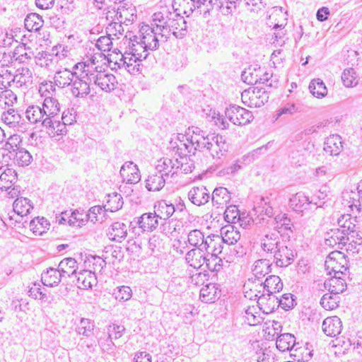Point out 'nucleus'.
Returning <instances> with one entry per match:
<instances>
[{"instance_id":"47","label":"nucleus","mask_w":362,"mask_h":362,"mask_svg":"<svg viewBox=\"0 0 362 362\" xmlns=\"http://www.w3.org/2000/svg\"><path fill=\"white\" fill-rule=\"evenodd\" d=\"M309 90L311 94L317 98H322L327 94V88L320 78L313 79L309 84Z\"/></svg>"},{"instance_id":"21","label":"nucleus","mask_w":362,"mask_h":362,"mask_svg":"<svg viewBox=\"0 0 362 362\" xmlns=\"http://www.w3.org/2000/svg\"><path fill=\"white\" fill-rule=\"evenodd\" d=\"M322 327L327 336L334 337L341 333L342 323L337 316L329 317L323 321Z\"/></svg>"},{"instance_id":"41","label":"nucleus","mask_w":362,"mask_h":362,"mask_svg":"<svg viewBox=\"0 0 362 362\" xmlns=\"http://www.w3.org/2000/svg\"><path fill=\"white\" fill-rule=\"evenodd\" d=\"M168 179L160 173L156 172L148 176L146 180V187L148 191L156 192L160 190L165 185Z\"/></svg>"},{"instance_id":"53","label":"nucleus","mask_w":362,"mask_h":362,"mask_svg":"<svg viewBox=\"0 0 362 362\" xmlns=\"http://www.w3.org/2000/svg\"><path fill=\"white\" fill-rule=\"evenodd\" d=\"M171 30V35L175 36L176 38L182 39L187 35V22L180 13L178 14V18H176V21L173 24V28Z\"/></svg>"},{"instance_id":"58","label":"nucleus","mask_w":362,"mask_h":362,"mask_svg":"<svg viewBox=\"0 0 362 362\" xmlns=\"http://www.w3.org/2000/svg\"><path fill=\"white\" fill-rule=\"evenodd\" d=\"M182 222L172 219L162 225V232L168 236H175V233H180L182 229Z\"/></svg>"},{"instance_id":"25","label":"nucleus","mask_w":362,"mask_h":362,"mask_svg":"<svg viewBox=\"0 0 362 362\" xmlns=\"http://www.w3.org/2000/svg\"><path fill=\"white\" fill-rule=\"evenodd\" d=\"M32 78L31 71L27 67H22L16 70V74L13 76L12 82L18 88H27L32 83Z\"/></svg>"},{"instance_id":"31","label":"nucleus","mask_w":362,"mask_h":362,"mask_svg":"<svg viewBox=\"0 0 362 362\" xmlns=\"http://www.w3.org/2000/svg\"><path fill=\"white\" fill-rule=\"evenodd\" d=\"M175 211V206L165 200L158 202L154 206L155 214L160 219H168Z\"/></svg>"},{"instance_id":"45","label":"nucleus","mask_w":362,"mask_h":362,"mask_svg":"<svg viewBox=\"0 0 362 362\" xmlns=\"http://www.w3.org/2000/svg\"><path fill=\"white\" fill-rule=\"evenodd\" d=\"M218 288L215 284H209L202 288L200 290V300L206 303H211L218 298Z\"/></svg>"},{"instance_id":"23","label":"nucleus","mask_w":362,"mask_h":362,"mask_svg":"<svg viewBox=\"0 0 362 362\" xmlns=\"http://www.w3.org/2000/svg\"><path fill=\"white\" fill-rule=\"evenodd\" d=\"M223 243L222 238L219 235H208L206 236V243L203 245L205 252L211 254V257L218 256L223 249Z\"/></svg>"},{"instance_id":"8","label":"nucleus","mask_w":362,"mask_h":362,"mask_svg":"<svg viewBox=\"0 0 362 362\" xmlns=\"http://www.w3.org/2000/svg\"><path fill=\"white\" fill-rule=\"evenodd\" d=\"M226 117L235 125H246L252 121V113L238 105H230L225 111Z\"/></svg>"},{"instance_id":"6","label":"nucleus","mask_w":362,"mask_h":362,"mask_svg":"<svg viewBox=\"0 0 362 362\" xmlns=\"http://www.w3.org/2000/svg\"><path fill=\"white\" fill-rule=\"evenodd\" d=\"M325 268L327 275L342 276L348 269L344 254L337 250L330 252L326 258Z\"/></svg>"},{"instance_id":"2","label":"nucleus","mask_w":362,"mask_h":362,"mask_svg":"<svg viewBox=\"0 0 362 362\" xmlns=\"http://www.w3.org/2000/svg\"><path fill=\"white\" fill-rule=\"evenodd\" d=\"M195 144V150L208 151L213 159H221L228 151L226 139L219 134H207L206 136H195L191 140Z\"/></svg>"},{"instance_id":"52","label":"nucleus","mask_w":362,"mask_h":362,"mask_svg":"<svg viewBox=\"0 0 362 362\" xmlns=\"http://www.w3.org/2000/svg\"><path fill=\"white\" fill-rule=\"evenodd\" d=\"M259 287L258 281L254 282L253 278H250L248 281L244 285V293L245 298L250 300H258L262 291L258 290L257 287Z\"/></svg>"},{"instance_id":"48","label":"nucleus","mask_w":362,"mask_h":362,"mask_svg":"<svg viewBox=\"0 0 362 362\" xmlns=\"http://www.w3.org/2000/svg\"><path fill=\"white\" fill-rule=\"evenodd\" d=\"M187 242L191 246L194 247V248L200 247L201 249H204V247H202V245H205V243H206V237L204 236V233L200 230H192L188 233Z\"/></svg>"},{"instance_id":"28","label":"nucleus","mask_w":362,"mask_h":362,"mask_svg":"<svg viewBox=\"0 0 362 362\" xmlns=\"http://www.w3.org/2000/svg\"><path fill=\"white\" fill-rule=\"evenodd\" d=\"M261 150L262 148H257L255 150L251 155L245 156L242 158V160H237L234 163H231L230 165L222 168L221 170L218 171V175L223 177L234 175L240 169H242L243 164H244V161H245L247 159L250 160V157H254L255 154Z\"/></svg>"},{"instance_id":"1","label":"nucleus","mask_w":362,"mask_h":362,"mask_svg":"<svg viewBox=\"0 0 362 362\" xmlns=\"http://www.w3.org/2000/svg\"><path fill=\"white\" fill-rule=\"evenodd\" d=\"M261 248L267 257L273 259L277 267H287L293 261L294 252L281 241L279 230L264 235L261 239Z\"/></svg>"},{"instance_id":"36","label":"nucleus","mask_w":362,"mask_h":362,"mask_svg":"<svg viewBox=\"0 0 362 362\" xmlns=\"http://www.w3.org/2000/svg\"><path fill=\"white\" fill-rule=\"evenodd\" d=\"M78 264L75 259L69 257L62 259L59 265L58 269L63 277H70L72 275H76Z\"/></svg>"},{"instance_id":"61","label":"nucleus","mask_w":362,"mask_h":362,"mask_svg":"<svg viewBox=\"0 0 362 362\" xmlns=\"http://www.w3.org/2000/svg\"><path fill=\"white\" fill-rule=\"evenodd\" d=\"M21 142V139L18 134L11 135L8 139V141L4 144V149L8 152L10 158L20 148L18 145Z\"/></svg>"},{"instance_id":"7","label":"nucleus","mask_w":362,"mask_h":362,"mask_svg":"<svg viewBox=\"0 0 362 362\" xmlns=\"http://www.w3.org/2000/svg\"><path fill=\"white\" fill-rule=\"evenodd\" d=\"M90 75L91 76L88 78L92 82V86L95 85L103 91L109 93L115 90L117 87V81L116 77L112 74L100 69L97 73Z\"/></svg>"},{"instance_id":"37","label":"nucleus","mask_w":362,"mask_h":362,"mask_svg":"<svg viewBox=\"0 0 362 362\" xmlns=\"http://www.w3.org/2000/svg\"><path fill=\"white\" fill-rule=\"evenodd\" d=\"M173 15V10L169 8H162L160 11L156 12L152 16L153 25L161 30L168 24V22Z\"/></svg>"},{"instance_id":"59","label":"nucleus","mask_w":362,"mask_h":362,"mask_svg":"<svg viewBox=\"0 0 362 362\" xmlns=\"http://www.w3.org/2000/svg\"><path fill=\"white\" fill-rule=\"evenodd\" d=\"M1 119L8 126L16 127L21 121V115L14 109H8L7 112H4Z\"/></svg>"},{"instance_id":"15","label":"nucleus","mask_w":362,"mask_h":362,"mask_svg":"<svg viewBox=\"0 0 362 362\" xmlns=\"http://www.w3.org/2000/svg\"><path fill=\"white\" fill-rule=\"evenodd\" d=\"M119 173L123 180L129 184H136L141 180L139 168L132 161L124 163L121 167Z\"/></svg>"},{"instance_id":"14","label":"nucleus","mask_w":362,"mask_h":362,"mask_svg":"<svg viewBox=\"0 0 362 362\" xmlns=\"http://www.w3.org/2000/svg\"><path fill=\"white\" fill-rule=\"evenodd\" d=\"M156 170L168 180L177 174L179 170V159L163 158L158 161Z\"/></svg>"},{"instance_id":"17","label":"nucleus","mask_w":362,"mask_h":362,"mask_svg":"<svg viewBox=\"0 0 362 362\" xmlns=\"http://www.w3.org/2000/svg\"><path fill=\"white\" fill-rule=\"evenodd\" d=\"M278 297L274 294L262 292L258 298L259 308L265 314L273 313L279 307Z\"/></svg>"},{"instance_id":"19","label":"nucleus","mask_w":362,"mask_h":362,"mask_svg":"<svg viewBox=\"0 0 362 362\" xmlns=\"http://www.w3.org/2000/svg\"><path fill=\"white\" fill-rule=\"evenodd\" d=\"M271 263L269 259H262L255 262L252 267L253 281H258L259 288L262 286V279L271 272Z\"/></svg>"},{"instance_id":"11","label":"nucleus","mask_w":362,"mask_h":362,"mask_svg":"<svg viewBox=\"0 0 362 362\" xmlns=\"http://www.w3.org/2000/svg\"><path fill=\"white\" fill-rule=\"evenodd\" d=\"M85 73L78 71L71 86V93L76 98H84L90 93L92 82L89 78L83 76Z\"/></svg>"},{"instance_id":"49","label":"nucleus","mask_w":362,"mask_h":362,"mask_svg":"<svg viewBox=\"0 0 362 362\" xmlns=\"http://www.w3.org/2000/svg\"><path fill=\"white\" fill-rule=\"evenodd\" d=\"M123 204V198L121 194L114 192L108 194L107 204L103 206V208L105 209V211L114 212L122 209Z\"/></svg>"},{"instance_id":"9","label":"nucleus","mask_w":362,"mask_h":362,"mask_svg":"<svg viewBox=\"0 0 362 362\" xmlns=\"http://www.w3.org/2000/svg\"><path fill=\"white\" fill-rule=\"evenodd\" d=\"M290 207L296 212L303 213L308 210H319L322 208L321 204L313 202L303 193L298 192L293 195L289 200Z\"/></svg>"},{"instance_id":"42","label":"nucleus","mask_w":362,"mask_h":362,"mask_svg":"<svg viewBox=\"0 0 362 362\" xmlns=\"http://www.w3.org/2000/svg\"><path fill=\"white\" fill-rule=\"evenodd\" d=\"M62 275L59 270L53 267H49L45 272L42 274V281L45 286H54L58 285L61 281Z\"/></svg>"},{"instance_id":"12","label":"nucleus","mask_w":362,"mask_h":362,"mask_svg":"<svg viewBox=\"0 0 362 362\" xmlns=\"http://www.w3.org/2000/svg\"><path fill=\"white\" fill-rule=\"evenodd\" d=\"M64 114L62 117V122L57 120L55 118H47L45 120L44 127L47 129L48 134L56 140H59L60 137L65 135L67 132L66 124L67 120Z\"/></svg>"},{"instance_id":"16","label":"nucleus","mask_w":362,"mask_h":362,"mask_svg":"<svg viewBox=\"0 0 362 362\" xmlns=\"http://www.w3.org/2000/svg\"><path fill=\"white\" fill-rule=\"evenodd\" d=\"M187 196L193 204L199 206L206 204L211 198L209 191L204 186L192 187Z\"/></svg>"},{"instance_id":"64","label":"nucleus","mask_w":362,"mask_h":362,"mask_svg":"<svg viewBox=\"0 0 362 362\" xmlns=\"http://www.w3.org/2000/svg\"><path fill=\"white\" fill-rule=\"evenodd\" d=\"M94 323L89 319L81 318L77 327V332L79 334L89 337L94 329Z\"/></svg>"},{"instance_id":"55","label":"nucleus","mask_w":362,"mask_h":362,"mask_svg":"<svg viewBox=\"0 0 362 362\" xmlns=\"http://www.w3.org/2000/svg\"><path fill=\"white\" fill-rule=\"evenodd\" d=\"M29 226L35 235H42L49 228V223L44 217H36L30 222Z\"/></svg>"},{"instance_id":"33","label":"nucleus","mask_w":362,"mask_h":362,"mask_svg":"<svg viewBox=\"0 0 362 362\" xmlns=\"http://www.w3.org/2000/svg\"><path fill=\"white\" fill-rule=\"evenodd\" d=\"M158 216L153 213H145L142 214L139 220L138 224L144 231H152L158 226Z\"/></svg>"},{"instance_id":"22","label":"nucleus","mask_w":362,"mask_h":362,"mask_svg":"<svg viewBox=\"0 0 362 362\" xmlns=\"http://www.w3.org/2000/svg\"><path fill=\"white\" fill-rule=\"evenodd\" d=\"M355 221V218H352L350 214H343L337 219L339 228L336 229L343 231L345 235L354 238L356 233Z\"/></svg>"},{"instance_id":"32","label":"nucleus","mask_w":362,"mask_h":362,"mask_svg":"<svg viewBox=\"0 0 362 362\" xmlns=\"http://www.w3.org/2000/svg\"><path fill=\"white\" fill-rule=\"evenodd\" d=\"M221 238L223 243L228 245H235L240 238V233L233 226L229 225L221 229Z\"/></svg>"},{"instance_id":"46","label":"nucleus","mask_w":362,"mask_h":362,"mask_svg":"<svg viewBox=\"0 0 362 362\" xmlns=\"http://www.w3.org/2000/svg\"><path fill=\"white\" fill-rule=\"evenodd\" d=\"M25 28L28 31H39L44 24V21L41 16L35 13H31L27 15L24 21Z\"/></svg>"},{"instance_id":"20","label":"nucleus","mask_w":362,"mask_h":362,"mask_svg":"<svg viewBox=\"0 0 362 362\" xmlns=\"http://www.w3.org/2000/svg\"><path fill=\"white\" fill-rule=\"evenodd\" d=\"M185 261L190 267L199 269L209 259H206L204 250L198 247L191 249L186 253Z\"/></svg>"},{"instance_id":"51","label":"nucleus","mask_w":362,"mask_h":362,"mask_svg":"<svg viewBox=\"0 0 362 362\" xmlns=\"http://www.w3.org/2000/svg\"><path fill=\"white\" fill-rule=\"evenodd\" d=\"M13 211L21 216H26L33 209L30 200L27 198H17L13 204Z\"/></svg>"},{"instance_id":"30","label":"nucleus","mask_w":362,"mask_h":362,"mask_svg":"<svg viewBox=\"0 0 362 362\" xmlns=\"http://www.w3.org/2000/svg\"><path fill=\"white\" fill-rule=\"evenodd\" d=\"M107 234L111 240L120 243L127 237V226L123 223L115 222L108 228Z\"/></svg>"},{"instance_id":"40","label":"nucleus","mask_w":362,"mask_h":362,"mask_svg":"<svg viewBox=\"0 0 362 362\" xmlns=\"http://www.w3.org/2000/svg\"><path fill=\"white\" fill-rule=\"evenodd\" d=\"M325 286L328 288L331 294L337 295L342 293L346 289V284L345 281L341 278V276L337 275L333 276L326 280Z\"/></svg>"},{"instance_id":"39","label":"nucleus","mask_w":362,"mask_h":362,"mask_svg":"<svg viewBox=\"0 0 362 362\" xmlns=\"http://www.w3.org/2000/svg\"><path fill=\"white\" fill-rule=\"evenodd\" d=\"M77 72H72L67 69L57 71L54 77L55 84L60 88L70 86Z\"/></svg>"},{"instance_id":"38","label":"nucleus","mask_w":362,"mask_h":362,"mask_svg":"<svg viewBox=\"0 0 362 362\" xmlns=\"http://www.w3.org/2000/svg\"><path fill=\"white\" fill-rule=\"evenodd\" d=\"M261 288H262V292L274 294L282 290L283 283L279 276L270 275L264 282L262 281V286Z\"/></svg>"},{"instance_id":"29","label":"nucleus","mask_w":362,"mask_h":362,"mask_svg":"<svg viewBox=\"0 0 362 362\" xmlns=\"http://www.w3.org/2000/svg\"><path fill=\"white\" fill-rule=\"evenodd\" d=\"M115 18L118 21L127 26L136 18V9L134 7L119 6L116 11Z\"/></svg>"},{"instance_id":"54","label":"nucleus","mask_w":362,"mask_h":362,"mask_svg":"<svg viewBox=\"0 0 362 362\" xmlns=\"http://www.w3.org/2000/svg\"><path fill=\"white\" fill-rule=\"evenodd\" d=\"M34 55L33 52L22 44L16 47L13 52V58L20 63H24L26 60L30 59Z\"/></svg>"},{"instance_id":"57","label":"nucleus","mask_w":362,"mask_h":362,"mask_svg":"<svg viewBox=\"0 0 362 362\" xmlns=\"http://www.w3.org/2000/svg\"><path fill=\"white\" fill-rule=\"evenodd\" d=\"M11 158L19 166H28L33 160L30 153L23 148H20Z\"/></svg>"},{"instance_id":"27","label":"nucleus","mask_w":362,"mask_h":362,"mask_svg":"<svg viewBox=\"0 0 362 362\" xmlns=\"http://www.w3.org/2000/svg\"><path fill=\"white\" fill-rule=\"evenodd\" d=\"M76 286L81 289L90 288L94 284H96V277L94 272L84 269L77 273Z\"/></svg>"},{"instance_id":"10","label":"nucleus","mask_w":362,"mask_h":362,"mask_svg":"<svg viewBox=\"0 0 362 362\" xmlns=\"http://www.w3.org/2000/svg\"><path fill=\"white\" fill-rule=\"evenodd\" d=\"M242 100L247 103L245 100L249 99L247 105L250 107H260L268 101L269 95L267 91L262 88H254L252 90H246L242 93Z\"/></svg>"},{"instance_id":"24","label":"nucleus","mask_w":362,"mask_h":362,"mask_svg":"<svg viewBox=\"0 0 362 362\" xmlns=\"http://www.w3.org/2000/svg\"><path fill=\"white\" fill-rule=\"evenodd\" d=\"M42 112L47 118L53 119L57 116L60 112V105L58 100L53 97H46L42 105Z\"/></svg>"},{"instance_id":"43","label":"nucleus","mask_w":362,"mask_h":362,"mask_svg":"<svg viewBox=\"0 0 362 362\" xmlns=\"http://www.w3.org/2000/svg\"><path fill=\"white\" fill-rule=\"evenodd\" d=\"M25 116L30 123H41L44 127L46 116L42 112V107L38 105L29 106L25 111Z\"/></svg>"},{"instance_id":"5","label":"nucleus","mask_w":362,"mask_h":362,"mask_svg":"<svg viewBox=\"0 0 362 362\" xmlns=\"http://www.w3.org/2000/svg\"><path fill=\"white\" fill-rule=\"evenodd\" d=\"M124 44L128 46V49L124 52L130 56L129 61L136 62L146 59L149 54V49L144 47L139 36L134 35L132 33L127 31L123 38Z\"/></svg>"},{"instance_id":"4","label":"nucleus","mask_w":362,"mask_h":362,"mask_svg":"<svg viewBox=\"0 0 362 362\" xmlns=\"http://www.w3.org/2000/svg\"><path fill=\"white\" fill-rule=\"evenodd\" d=\"M139 40L149 51H156L168 40L165 35L153 25H144L139 30Z\"/></svg>"},{"instance_id":"62","label":"nucleus","mask_w":362,"mask_h":362,"mask_svg":"<svg viewBox=\"0 0 362 362\" xmlns=\"http://www.w3.org/2000/svg\"><path fill=\"white\" fill-rule=\"evenodd\" d=\"M240 1L241 0H220L217 9L223 15L230 14L235 10L237 4H239Z\"/></svg>"},{"instance_id":"18","label":"nucleus","mask_w":362,"mask_h":362,"mask_svg":"<svg viewBox=\"0 0 362 362\" xmlns=\"http://www.w3.org/2000/svg\"><path fill=\"white\" fill-rule=\"evenodd\" d=\"M350 240V237L345 235L343 231L337 229H332L330 233H327L325 239V243L327 246L334 247L337 246L338 249H343L347 242Z\"/></svg>"},{"instance_id":"34","label":"nucleus","mask_w":362,"mask_h":362,"mask_svg":"<svg viewBox=\"0 0 362 362\" xmlns=\"http://www.w3.org/2000/svg\"><path fill=\"white\" fill-rule=\"evenodd\" d=\"M211 200L214 206L217 207H223L230 200V194L226 187H219L214 189Z\"/></svg>"},{"instance_id":"3","label":"nucleus","mask_w":362,"mask_h":362,"mask_svg":"<svg viewBox=\"0 0 362 362\" xmlns=\"http://www.w3.org/2000/svg\"><path fill=\"white\" fill-rule=\"evenodd\" d=\"M276 348L282 352L290 351L291 356L298 361H308L311 358V353L305 348L298 346L293 334L284 333L280 334L276 341Z\"/></svg>"},{"instance_id":"44","label":"nucleus","mask_w":362,"mask_h":362,"mask_svg":"<svg viewBox=\"0 0 362 362\" xmlns=\"http://www.w3.org/2000/svg\"><path fill=\"white\" fill-rule=\"evenodd\" d=\"M17 180V175L14 170L6 168L0 175V190L8 191Z\"/></svg>"},{"instance_id":"26","label":"nucleus","mask_w":362,"mask_h":362,"mask_svg":"<svg viewBox=\"0 0 362 362\" xmlns=\"http://www.w3.org/2000/svg\"><path fill=\"white\" fill-rule=\"evenodd\" d=\"M341 138L338 134H333L327 138L324 144V151L330 156H337L342 150Z\"/></svg>"},{"instance_id":"13","label":"nucleus","mask_w":362,"mask_h":362,"mask_svg":"<svg viewBox=\"0 0 362 362\" xmlns=\"http://www.w3.org/2000/svg\"><path fill=\"white\" fill-rule=\"evenodd\" d=\"M98 57H101V54H93L90 57H87L84 59V61L79 62L74 66V69L76 71H82L85 73L83 76H87L88 78L91 76L90 74H95L102 69V67L98 65Z\"/></svg>"},{"instance_id":"35","label":"nucleus","mask_w":362,"mask_h":362,"mask_svg":"<svg viewBox=\"0 0 362 362\" xmlns=\"http://www.w3.org/2000/svg\"><path fill=\"white\" fill-rule=\"evenodd\" d=\"M192 133L193 134L189 137L181 134L182 140L180 139V136L178 137L180 139V145H177L176 146H173V148H177V151H182V147H184L186 150H187L188 153H191L192 149L195 150V144H193L191 141L192 138H194L195 136H206V135H205L204 132L198 127H193Z\"/></svg>"},{"instance_id":"50","label":"nucleus","mask_w":362,"mask_h":362,"mask_svg":"<svg viewBox=\"0 0 362 362\" xmlns=\"http://www.w3.org/2000/svg\"><path fill=\"white\" fill-rule=\"evenodd\" d=\"M174 10L181 13L182 12L187 17L194 11L197 4L193 0H174Z\"/></svg>"},{"instance_id":"56","label":"nucleus","mask_w":362,"mask_h":362,"mask_svg":"<svg viewBox=\"0 0 362 362\" xmlns=\"http://www.w3.org/2000/svg\"><path fill=\"white\" fill-rule=\"evenodd\" d=\"M343 84L347 88H352L358 83V76L353 68L344 70L341 75Z\"/></svg>"},{"instance_id":"60","label":"nucleus","mask_w":362,"mask_h":362,"mask_svg":"<svg viewBox=\"0 0 362 362\" xmlns=\"http://www.w3.org/2000/svg\"><path fill=\"white\" fill-rule=\"evenodd\" d=\"M224 218L228 223H235L239 222L240 223V225H243L241 223V214L235 205H230L227 206L224 212Z\"/></svg>"},{"instance_id":"63","label":"nucleus","mask_w":362,"mask_h":362,"mask_svg":"<svg viewBox=\"0 0 362 362\" xmlns=\"http://www.w3.org/2000/svg\"><path fill=\"white\" fill-rule=\"evenodd\" d=\"M17 100V96L11 90L6 89L0 93V107L12 106Z\"/></svg>"}]
</instances>
